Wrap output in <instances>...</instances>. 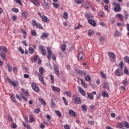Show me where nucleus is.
Segmentation results:
<instances>
[{
  "label": "nucleus",
  "mask_w": 129,
  "mask_h": 129,
  "mask_svg": "<svg viewBox=\"0 0 129 129\" xmlns=\"http://www.w3.org/2000/svg\"><path fill=\"white\" fill-rule=\"evenodd\" d=\"M50 77L51 83H52V84H54V76L50 75Z\"/></svg>",
  "instance_id": "5fc2aeb1"
},
{
  "label": "nucleus",
  "mask_w": 129,
  "mask_h": 129,
  "mask_svg": "<svg viewBox=\"0 0 129 129\" xmlns=\"http://www.w3.org/2000/svg\"><path fill=\"white\" fill-rule=\"evenodd\" d=\"M7 80L9 84H10V85H12L13 87H17V86L19 85L18 81H12V80H11V79H10L9 77L7 78Z\"/></svg>",
  "instance_id": "7ed1b4c3"
},
{
  "label": "nucleus",
  "mask_w": 129,
  "mask_h": 129,
  "mask_svg": "<svg viewBox=\"0 0 129 129\" xmlns=\"http://www.w3.org/2000/svg\"><path fill=\"white\" fill-rule=\"evenodd\" d=\"M104 88H106L107 90H109L110 89V87H109V83L108 82H104Z\"/></svg>",
  "instance_id": "412c9836"
},
{
  "label": "nucleus",
  "mask_w": 129,
  "mask_h": 129,
  "mask_svg": "<svg viewBox=\"0 0 129 129\" xmlns=\"http://www.w3.org/2000/svg\"><path fill=\"white\" fill-rule=\"evenodd\" d=\"M31 24L33 27H36L37 29H40V30H43L44 29L40 23L37 22V21L34 19L32 20Z\"/></svg>",
  "instance_id": "f257e3e1"
},
{
  "label": "nucleus",
  "mask_w": 129,
  "mask_h": 129,
  "mask_svg": "<svg viewBox=\"0 0 129 129\" xmlns=\"http://www.w3.org/2000/svg\"><path fill=\"white\" fill-rule=\"evenodd\" d=\"M75 71L78 75L81 76H84V75H86V74H87V72H86V71H81L79 70L78 69H75Z\"/></svg>",
  "instance_id": "39448f33"
},
{
  "label": "nucleus",
  "mask_w": 129,
  "mask_h": 129,
  "mask_svg": "<svg viewBox=\"0 0 129 129\" xmlns=\"http://www.w3.org/2000/svg\"><path fill=\"white\" fill-rule=\"evenodd\" d=\"M82 28V25L78 24L76 27H75V30H79Z\"/></svg>",
  "instance_id": "6e6d98bb"
},
{
  "label": "nucleus",
  "mask_w": 129,
  "mask_h": 129,
  "mask_svg": "<svg viewBox=\"0 0 129 129\" xmlns=\"http://www.w3.org/2000/svg\"><path fill=\"white\" fill-rule=\"evenodd\" d=\"M53 69L54 70V72L56 74V75H57V76H58V77H60V75H59V67H58V66L57 65H54L53 67Z\"/></svg>",
  "instance_id": "9b49d317"
},
{
  "label": "nucleus",
  "mask_w": 129,
  "mask_h": 129,
  "mask_svg": "<svg viewBox=\"0 0 129 129\" xmlns=\"http://www.w3.org/2000/svg\"><path fill=\"white\" fill-rule=\"evenodd\" d=\"M93 34H94V31L93 30H89L88 31V36L89 37H91V36H92V35H93Z\"/></svg>",
  "instance_id": "4c0bfd02"
},
{
  "label": "nucleus",
  "mask_w": 129,
  "mask_h": 129,
  "mask_svg": "<svg viewBox=\"0 0 129 129\" xmlns=\"http://www.w3.org/2000/svg\"><path fill=\"white\" fill-rule=\"evenodd\" d=\"M85 80L88 82H90V81H91V77L90 75H87L85 77Z\"/></svg>",
  "instance_id": "cd10ccee"
},
{
  "label": "nucleus",
  "mask_w": 129,
  "mask_h": 129,
  "mask_svg": "<svg viewBox=\"0 0 129 129\" xmlns=\"http://www.w3.org/2000/svg\"><path fill=\"white\" fill-rule=\"evenodd\" d=\"M22 123L24 127H26L27 129H31L30 124H26L25 123V122H23Z\"/></svg>",
  "instance_id": "58836bf2"
},
{
  "label": "nucleus",
  "mask_w": 129,
  "mask_h": 129,
  "mask_svg": "<svg viewBox=\"0 0 129 129\" xmlns=\"http://www.w3.org/2000/svg\"><path fill=\"white\" fill-rule=\"evenodd\" d=\"M0 50L1 52H4V53H8V48L6 46H1L0 47Z\"/></svg>",
  "instance_id": "6ab92c4d"
},
{
  "label": "nucleus",
  "mask_w": 129,
  "mask_h": 129,
  "mask_svg": "<svg viewBox=\"0 0 129 129\" xmlns=\"http://www.w3.org/2000/svg\"><path fill=\"white\" fill-rule=\"evenodd\" d=\"M64 129H70V126L69 125H64Z\"/></svg>",
  "instance_id": "774afa93"
},
{
  "label": "nucleus",
  "mask_w": 129,
  "mask_h": 129,
  "mask_svg": "<svg viewBox=\"0 0 129 129\" xmlns=\"http://www.w3.org/2000/svg\"><path fill=\"white\" fill-rule=\"evenodd\" d=\"M73 100L74 101V103L75 104H80L82 101H81V99L78 97H74L73 98Z\"/></svg>",
  "instance_id": "0eeeda50"
},
{
  "label": "nucleus",
  "mask_w": 129,
  "mask_h": 129,
  "mask_svg": "<svg viewBox=\"0 0 129 129\" xmlns=\"http://www.w3.org/2000/svg\"><path fill=\"white\" fill-rule=\"evenodd\" d=\"M12 11L14 12V13H15L16 14H18V13H19V9L13 8L12 9Z\"/></svg>",
  "instance_id": "bf43d9fd"
},
{
  "label": "nucleus",
  "mask_w": 129,
  "mask_h": 129,
  "mask_svg": "<svg viewBox=\"0 0 129 129\" xmlns=\"http://www.w3.org/2000/svg\"><path fill=\"white\" fill-rule=\"evenodd\" d=\"M38 76L40 82H41V83H42L43 85L46 86V82H45V81H44V78H43V75H38Z\"/></svg>",
  "instance_id": "dca6fc26"
},
{
  "label": "nucleus",
  "mask_w": 129,
  "mask_h": 129,
  "mask_svg": "<svg viewBox=\"0 0 129 129\" xmlns=\"http://www.w3.org/2000/svg\"><path fill=\"white\" fill-rule=\"evenodd\" d=\"M32 36H37V32L35 30H31V31Z\"/></svg>",
  "instance_id": "4d7b16f0"
},
{
  "label": "nucleus",
  "mask_w": 129,
  "mask_h": 129,
  "mask_svg": "<svg viewBox=\"0 0 129 129\" xmlns=\"http://www.w3.org/2000/svg\"><path fill=\"white\" fill-rule=\"evenodd\" d=\"M116 76H121L122 75V70L117 69L115 73Z\"/></svg>",
  "instance_id": "4468645a"
},
{
  "label": "nucleus",
  "mask_w": 129,
  "mask_h": 129,
  "mask_svg": "<svg viewBox=\"0 0 129 129\" xmlns=\"http://www.w3.org/2000/svg\"><path fill=\"white\" fill-rule=\"evenodd\" d=\"M100 74L102 77V78H103L104 79H105L106 78V75H105V74L103 73L102 71H100Z\"/></svg>",
  "instance_id": "c03bdc74"
},
{
  "label": "nucleus",
  "mask_w": 129,
  "mask_h": 129,
  "mask_svg": "<svg viewBox=\"0 0 129 129\" xmlns=\"http://www.w3.org/2000/svg\"><path fill=\"white\" fill-rule=\"evenodd\" d=\"M75 3L77 5H81L82 3V1H81V0H75Z\"/></svg>",
  "instance_id": "13d9d810"
},
{
  "label": "nucleus",
  "mask_w": 129,
  "mask_h": 129,
  "mask_svg": "<svg viewBox=\"0 0 129 129\" xmlns=\"http://www.w3.org/2000/svg\"><path fill=\"white\" fill-rule=\"evenodd\" d=\"M78 88L81 95H82L83 96H85V94H86V92H85V91L83 90V89H82L81 87H80V86H78Z\"/></svg>",
  "instance_id": "f8f14e48"
},
{
  "label": "nucleus",
  "mask_w": 129,
  "mask_h": 129,
  "mask_svg": "<svg viewBox=\"0 0 129 129\" xmlns=\"http://www.w3.org/2000/svg\"><path fill=\"white\" fill-rule=\"evenodd\" d=\"M31 87L32 89H33L34 91H35V92H39V91H40V88L37 84L32 83L31 84Z\"/></svg>",
  "instance_id": "423d86ee"
},
{
  "label": "nucleus",
  "mask_w": 129,
  "mask_h": 129,
  "mask_svg": "<svg viewBox=\"0 0 129 129\" xmlns=\"http://www.w3.org/2000/svg\"><path fill=\"white\" fill-rule=\"evenodd\" d=\"M42 21L44 23H47L48 22H50V20L45 15H43L41 17Z\"/></svg>",
  "instance_id": "a211bd4d"
},
{
  "label": "nucleus",
  "mask_w": 129,
  "mask_h": 129,
  "mask_svg": "<svg viewBox=\"0 0 129 129\" xmlns=\"http://www.w3.org/2000/svg\"><path fill=\"white\" fill-rule=\"evenodd\" d=\"M50 106L52 108H54V107H55L56 106V103H55V101H54V99L52 98L51 99V102H50Z\"/></svg>",
  "instance_id": "bb28decb"
},
{
  "label": "nucleus",
  "mask_w": 129,
  "mask_h": 129,
  "mask_svg": "<svg viewBox=\"0 0 129 129\" xmlns=\"http://www.w3.org/2000/svg\"><path fill=\"white\" fill-rule=\"evenodd\" d=\"M18 50L21 54H24L25 53V51H24V49H23L21 47H19Z\"/></svg>",
  "instance_id": "e2e57ef3"
},
{
  "label": "nucleus",
  "mask_w": 129,
  "mask_h": 129,
  "mask_svg": "<svg viewBox=\"0 0 129 129\" xmlns=\"http://www.w3.org/2000/svg\"><path fill=\"white\" fill-rule=\"evenodd\" d=\"M55 113L58 116V117H62V114L61 113V112L59 110H55Z\"/></svg>",
  "instance_id": "f704fd0d"
},
{
  "label": "nucleus",
  "mask_w": 129,
  "mask_h": 129,
  "mask_svg": "<svg viewBox=\"0 0 129 129\" xmlns=\"http://www.w3.org/2000/svg\"><path fill=\"white\" fill-rule=\"evenodd\" d=\"M102 96H103V97H108V93L104 91L102 94Z\"/></svg>",
  "instance_id": "79ce46f5"
},
{
  "label": "nucleus",
  "mask_w": 129,
  "mask_h": 129,
  "mask_svg": "<svg viewBox=\"0 0 129 129\" xmlns=\"http://www.w3.org/2000/svg\"><path fill=\"white\" fill-rule=\"evenodd\" d=\"M22 16L23 18H24V19H28V17H29V13L26 11H23L22 13Z\"/></svg>",
  "instance_id": "5701e85b"
},
{
  "label": "nucleus",
  "mask_w": 129,
  "mask_h": 129,
  "mask_svg": "<svg viewBox=\"0 0 129 129\" xmlns=\"http://www.w3.org/2000/svg\"><path fill=\"white\" fill-rule=\"evenodd\" d=\"M88 22L90 25H91L93 27H95V26H96V22H95V21H94V20H93L92 19H89L88 20Z\"/></svg>",
  "instance_id": "2eb2a0df"
},
{
  "label": "nucleus",
  "mask_w": 129,
  "mask_h": 129,
  "mask_svg": "<svg viewBox=\"0 0 129 129\" xmlns=\"http://www.w3.org/2000/svg\"><path fill=\"white\" fill-rule=\"evenodd\" d=\"M100 42H104L105 41V38L103 37V36H101L100 39H99Z\"/></svg>",
  "instance_id": "69168bd1"
},
{
  "label": "nucleus",
  "mask_w": 129,
  "mask_h": 129,
  "mask_svg": "<svg viewBox=\"0 0 129 129\" xmlns=\"http://www.w3.org/2000/svg\"><path fill=\"white\" fill-rule=\"evenodd\" d=\"M47 58L48 59V60H50V59H51V56L52 55V50H51L49 46L47 47Z\"/></svg>",
  "instance_id": "ddd939ff"
},
{
  "label": "nucleus",
  "mask_w": 129,
  "mask_h": 129,
  "mask_svg": "<svg viewBox=\"0 0 129 129\" xmlns=\"http://www.w3.org/2000/svg\"><path fill=\"white\" fill-rule=\"evenodd\" d=\"M128 83V82H127V80H124L122 82V84H123V85H126Z\"/></svg>",
  "instance_id": "338daca9"
},
{
  "label": "nucleus",
  "mask_w": 129,
  "mask_h": 129,
  "mask_svg": "<svg viewBox=\"0 0 129 129\" xmlns=\"http://www.w3.org/2000/svg\"><path fill=\"white\" fill-rule=\"evenodd\" d=\"M122 123L123 124V126L124 127H126V128H129V123L126 121H122Z\"/></svg>",
  "instance_id": "7c9ffc66"
},
{
  "label": "nucleus",
  "mask_w": 129,
  "mask_h": 129,
  "mask_svg": "<svg viewBox=\"0 0 129 129\" xmlns=\"http://www.w3.org/2000/svg\"><path fill=\"white\" fill-rule=\"evenodd\" d=\"M29 52L30 54H33L34 53V48L32 47L29 48Z\"/></svg>",
  "instance_id": "864d4df0"
},
{
  "label": "nucleus",
  "mask_w": 129,
  "mask_h": 129,
  "mask_svg": "<svg viewBox=\"0 0 129 129\" xmlns=\"http://www.w3.org/2000/svg\"><path fill=\"white\" fill-rule=\"evenodd\" d=\"M124 59L125 62H126V63H127L128 64H129V57L125 56Z\"/></svg>",
  "instance_id": "680f3d73"
},
{
  "label": "nucleus",
  "mask_w": 129,
  "mask_h": 129,
  "mask_svg": "<svg viewBox=\"0 0 129 129\" xmlns=\"http://www.w3.org/2000/svg\"><path fill=\"white\" fill-rule=\"evenodd\" d=\"M48 34L47 33L43 32L42 35L40 36L41 39L45 40V38H48Z\"/></svg>",
  "instance_id": "a878e982"
},
{
  "label": "nucleus",
  "mask_w": 129,
  "mask_h": 129,
  "mask_svg": "<svg viewBox=\"0 0 129 129\" xmlns=\"http://www.w3.org/2000/svg\"><path fill=\"white\" fill-rule=\"evenodd\" d=\"M108 56L111 61H112V62H114V61H115V55H114V53H113V52H109Z\"/></svg>",
  "instance_id": "9d476101"
},
{
  "label": "nucleus",
  "mask_w": 129,
  "mask_h": 129,
  "mask_svg": "<svg viewBox=\"0 0 129 129\" xmlns=\"http://www.w3.org/2000/svg\"><path fill=\"white\" fill-rule=\"evenodd\" d=\"M7 68H8V71L9 72H12V70H13V68H12V66L10 65V64H7Z\"/></svg>",
  "instance_id": "a18cd8bd"
},
{
  "label": "nucleus",
  "mask_w": 129,
  "mask_h": 129,
  "mask_svg": "<svg viewBox=\"0 0 129 129\" xmlns=\"http://www.w3.org/2000/svg\"><path fill=\"white\" fill-rule=\"evenodd\" d=\"M69 113L71 116H76V112L73 110L70 109L69 111Z\"/></svg>",
  "instance_id": "393cba45"
},
{
  "label": "nucleus",
  "mask_w": 129,
  "mask_h": 129,
  "mask_svg": "<svg viewBox=\"0 0 129 129\" xmlns=\"http://www.w3.org/2000/svg\"><path fill=\"white\" fill-rule=\"evenodd\" d=\"M113 6L114 8H113V10L116 12L117 13L120 11V5L119 3L116 2L113 3Z\"/></svg>",
  "instance_id": "20e7f679"
},
{
  "label": "nucleus",
  "mask_w": 129,
  "mask_h": 129,
  "mask_svg": "<svg viewBox=\"0 0 129 129\" xmlns=\"http://www.w3.org/2000/svg\"><path fill=\"white\" fill-rule=\"evenodd\" d=\"M88 97L89 99H90V100H92L94 98L93 95H92V94H91V93L88 94Z\"/></svg>",
  "instance_id": "37998d69"
},
{
  "label": "nucleus",
  "mask_w": 129,
  "mask_h": 129,
  "mask_svg": "<svg viewBox=\"0 0 129 129\" xmlns=\"http://www.w3.org/2000/svg\"><path fill=\"white\" fill-rule=\"evenodd\" d=\"M11 126L13 128H17V124L15 122L12 123Z\"/></svg>",
  "instance_id": "0e129e2a"
},
{
  "label": "nucleus",
  "mask_w": 129,
  "mask_h": 129,
  "mask_svg": "<svg viewBox=\"0 0 129 129\" xmlns=\"http://www.w3.org/2000/svg\"><path fill=\"white\" fill-rule=\"evenodd\" d=\"M63 94L67 95L68 97H71V96H72V94L71 93V92L68 91L64 92Z\"/></svg>",
  "instance_id": "c85d7f7f"
},
{
  "label": "nucleus",
  "mask_w": 129,
  "mask_h": 129,
  "mask_svg": "<svg viewBox=\"0 0 129 129\" xmlns=\"http://www.w3.org/2000/svg\"><path fill=\"white\" fill-rule=\"evenodd\" d=\"M30 2L36 7H39V6H40V4L39 3V1H38V0H30Z\"/></svg>",
  "instance_id": "b1692460"
},
{
  "label": "nucleus",
  "mask_w": 129,
  "mask_h": 129,
  "mask_svg": "<svg viewBox=\"0 0 129 129\" xmlns=\"http://www.w3.org/2000/svg\"><path fill=\"white\" fill-rule=\"evenodd\" d=\"M124 15L125 20H127V19H128V16H129L128 13H127V12L124 11Z\"/></svg>",
  "instance_id": "8fccbe9b"
},
{
  "label": "nucleus",
  "mask_w": 129,
  "mask_h": 129,
  "mask_svg": "<svg viewBox=\"0 0 129 129\" xmlns=\"http://www.w3.org/2000/svg\"><path fill=\"white\" fill-rule=\"evenodd\" d=\"M0 56L2 57L3 61H6V54L4 52L1 53Z\"/></svg>",
  "instance_id": "ea45409f"
},
{
  "label": "nucleus",
  "mask_w": 129,
  "mask_h": 129,
  "mask_svg": "<svg viewBox=\"0 0 129 129\" xmlns=\"http://www.w3.org/2000/svg\"><path fill=\"white\" fill-rule=\"evenodd\" d=\"M43 8L45 10H49V9H50L49 4L46 3V4H44V5H43Z\"/></svg>",
  "instance_id": "603ef678"
},
{
  "label": "nucleus",
  "mask_w": 129,
  "mask_h": 129,
  "mask_svg": "<svg viewBox=\"0 0 129 129\" xmlns=\"http://www.w3.org/2000/svg\"><path fill=\"white\" fill-rule=\"evenodd\" d=\"M21 92L23 93V94L24 95H25L26 96H29V95H30L29 92H28L27 90H25L24 88L21 89Z\"/></svg>",
  "instance_id": "4be33fe9"
},
{
  "label": "nucleus",
  "mask_w": 129,
  "mask_h": 129,
  "mask_svg": "<svg viewBox=\"0 0 129 129\" xmlns=\"http://www.w3.org/2000/svg\"><path fill=\"white\" fill-rule=\"evenodd\" d=\"M81 6L84 9H89L91 7V3L88 1H82Z\"/></svg>",
  "instance_id": "f03ea898"
},
{
  "label": "nucleus",
  "mask_w": 129,
  "mask_h": 129,
  "mask_svg": "<svg viewBox=\"0 0 129 129\" xmlns=\"http://www.w3.org/2000/svg\"><path fill=\"white\" fill-rule=\"evenodd\" d=\"M11 97L12 101L13 102H15V103H17V100H16V97H15L14 93H11Z\"/></svg>",
  "instance_id": "c756f323"
},
{
  "label": "nucleus",
  "mask_w": 129,
  "mask_h": 129,
  "mask_svg": "<svg viewBox=\"0 0 129 129\" xmlns=\"http://www.w3.org/2000/svg\"><path fill=\"white\" fill-rule=\"evenodd\" d=\"M39 71L40 74H38V75H43L44 73V68L42 67L39 68Z\"/></svg>",
  "instance_id": "c9c22d12"
},
{
  "label": "nucleus",
  "mask_w": 129,
  "mask_h": 129,
  "mask_svg": "<svg viewBox=\"0 0 129 129\" xmlns=\"http://www.w3.org/2000/svg\"><path fill=\"white\" fill-rule=\"evenodd\" d=\"M8 118V120L9 122H13V118L11 115H9Z\"/></svg>",
  "instance_id": "052dcab7"
},
{
  "label": "nucleus",
  "mask_w": 129,
  "mask_h": 129,
  "mask_svg": "<svg viewBox=\"0 0 129 129\" xmlns=\"http://www.w3.org/2000/svg\"><path fill=\"white\" fill-rule=\"evenodd\" d=\"M120 35V33H119V31H118V30H116L115 32V33H114V37H119V35Z\"/></svg>",
  "instance_id": "3c124183"
},
{
  "label": "nucleus",
  "mask_w": 129,
  "mask_h": 129,
  "mask_svg": "<svg viewBox=\"0 0 129 129\" xmlns=\"http://www.w3.org/2000/svg\"><path fill=\"white\" fill-rule=\"evenodd\" d=\"M38 48L39 51L41 52L42 55H43V56H45L46 52L44 46H43V45H39Z\"/></svg>",
  "instance_id": "1a4fd4ad"
},
{
  "label": "nucleus",
  "mask_w": 129,
  "mask_h": 129,
  "mask_svg": "<svg viewBox=\"0 0 129 129\" xmlns=\"http://www.w3.org/2000/svg\"><path fill=\"white\" fill-rule=\"evenodd\" d=\"M85 16L87 19L88 21V20H91L92 19H93V16H92V15L89 13H86Z\"/></svg>",
  "instance_id": "f3484780"
},
{
  "label": "nucleus",
  "mask_w": 129,
  "mask_h": 129,
  "mask_svg": "<svg viewBox=\"0 0 129 129\" xmlns=\"http://www.w3.org/2000/svg\"><path fill=\"white\" fill-rule=\"evenodd\" d=\"M123 127V125L122 124V122L118 123L116 126L117 128H122Z\"/></svg>",
  "instance_id": "e433bc0d"
},
{
  "label": "nucleus",
  "mask_w": 129,
  "mask_h": 129,
  "mask_svg": "<svg viewBox=\"0 0 129 129\" xmlns=\"http://www.w3.org/2000/svg\"><path fill=\"white\" fill-rule=\"evenodd\" d=\"M52 89L53 91H56V92H60V91H61V90H60V88L58 87H56L55 86H52Z\"/></svg>",
  "instance_id": "473e14b6"
},
{
  "label": "nucleus",
  "mask_w": 129,
  "mask_h": 129,
  "mask_svg": "<svg viewBox=\"0 0 129 129\" xmlns=\"http://www.w3.org/2000/svg\"><path fill=\"white\" fill-rule=\"evenodd\" d=\"M116 18H118V19L121 21V22H123V16L121 14H117L116 15Z\"/></svg>",
  "instance_id": "2f4dec72"
},
{
  "label": "nucleus",
  "mask_w": 129,
  "mask_h": 129,
  "mask_svg": "<svg viewBox=\"0 0 129 129\" xmlns=\"http://www.w3.org/2000/svg\"><path fill=\"white\" fill-rule=\"evenodd\" d=\"M52 5L54 8H55V9H58L59 7H60V5H59V4L56 3H53Z\"/></svg>",
  "instance_id": "49530a36"
},
{
  "label": "nucleus",
  "mask_w": 129,
  "mask_h": 129,
  "mask_svg": "<svg viewBox=\"0 0 129 129\" xmlns=\"http://www.w3.org/2000/svg\"><path fill=\"white\" fill-rule=\"evenodd\" d=\"M78 58L79 60H83V53L82 52H80L78 54Z\"/></svg>",
  "instance_id": "72a5a7b5"
},
{
  "label": "nucleus",
  "mask_w": 129,
  "mask_h": 129,
  "mask_svg": "<svg viewBox=\"0 0 129 129\" xmlns=\"http://www.w3.org/2000/svg\"><path fill=\"white\" fill-rule=\"evenodd\" d=\"M16 98L18 100L20 101H22V99H24V100H25V101H27L28 100V98H26L24 96V95L23 94H21L20 95L19 94H16Z\"/></svg>",
  "instance_id": "6e6552de"
},
{
  "label": "nucleus",
  "mask_w": 129,
  "mask_h": 129,
  "mask_svg": "<svg viewBox=\"0 0 129 129\" xmlns=\"http://www.w3.org/2000/svg\"><path fill=\"white\" fill-rule=\"evenodd\" d=\"M63 19H65V20L68 19V13L67 12H63Z\"/></svg>",
  "instance_id": "09e8293b"
},
{
  "label": "nucleus",
  "mask_w": 129,
  "mask_h": 129,
  "mask_svg": "<svg viewBox=\"0 0 129 129\" xmlns=\"http://www.w3.org/2000/svg\"><path fill=\"white\" fill-rule=\"evenodd\" d=\"M123 71H124V74H125L126 75H128V76H129L128 70H127V68H126V67H125L124 68Z\"/></svg>",
  "instance_id": "a19ab883"
},
{
  "label": "nucleus",
  "mask_w": 129,
  "mask_h": 129,
  "mask_svg": "<svg viewBox=\"0 0 129 129\" xmlns=\"http://www.w3.org/2000/svg\"><path fill=\"white\" fill-rule=\"evenodd\" d=\"M79 80H80V81H81V83L82 84V85L83 86L84 88H87V86H88L87 85H86V84L85 83V82H84V81H83V79H82V78H80L79 79Z\"/></svg>",
  "instance_id": "aec40b11"
},
{
  "label": "nucleus",
  "mask_w": 129,
  "mask_h": 129,
  "mask_svg": "<svg viewBox=\"0 0 129 129\" xmlns=\"http://www.w3.org/2000/svg\"><path fill=\"white\" fill-rule=\"evenodd\" d=\"M61 50L63 52H64V51H66V45H65V44H63L61 45Z\"/></svg>",
  "instance_id": "de8ad7c7"
}]
</instances>
